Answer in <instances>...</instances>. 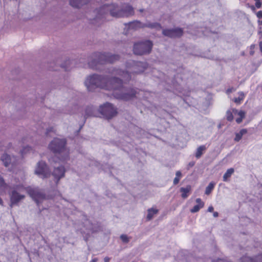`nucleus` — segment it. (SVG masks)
<instances>
[{"label":"nucleus","instance_id":"f257e3e1","mask_svg":"<svg viewBox=\"0 0 262 262\" xmlns=\"http://www.w3.org/2000/svg\"><path fill=\"white\" fill-rule=\"evenodd\" d=\"M126 67L130 69L129 71L111 68L108 69V72L112 75L121 76L125 80H128L131 78L130 73L139 74L143 72L147 68V64L145 62L129 60L126 62Z\"/></svg>","mask_w":262,"mask_h":262},{"label":"nucleus","instance_id":"f03ea898","mask_svg":"<svg viewBox=\"0 0 262 262\" xmlns=\"http://www.w3.org/2000/svg\"><path fill=\"white\" fill-rule=\"evenodd\" d=\"M119 59V56L110 53H93L88 61L89 68L93 70H99V64H105L107 62L113 63Z\"/></svg>","mask_w":262,"mask_h":262},{"label":"nucleus","instance_id":"7ed1b4c3","mask_svg":"<svg viewBox=\"0 0 262 262\" xmlns=\"http://www.w3.org/2000/svg\"><path fill=\"white\" fill-rule=\"evenodd\" d=\"M107 75L94 74L89 76L85 81V85L89 91L92 92L97 88L105 89Z\"/></svg>","mask_w":262,"mask_h":262},{"label":"nucleus","instance_id":"20e7f679","mask_svg":"<svg viewBox=\"0 0 262 262\" xmlns=\"http://www.w3.org/2000/svg\"><path fill=\"white\" fill-rule=\"evenodd\" d=\"M139 90L130 86H123L120 91L114 93V97L124 101H128L137 97Z\"/></svg>","mask_w":262,"mask_h":262},{"label":"nucleus","instance_id":"39448f33","mask_svg":"<svg viewBox=\"0 0 262 262\" xmlns=\"http://www.w3.org/2000/svg\"><path fill=\"white\" fill-rule=\"evenodd\" d=\"M152 46V41L149 40L138 42L134 44L133 51L136 55L148 54L150 53Z\"/></svg>","mask_w":262,"mask_h":262},{"label":"nucleus","instance_id":"423d86ee","mask_svg":"<svg viewBox=\"0 0 262 262\" xmlns=\"http://www.w3.org/2000/svg\"><path fill=\"white\" fill-rule=\"evenodd\" d=\"M123 86L122 79L115 76L110 77L107 75L105 90H113L114 91L113 95H114L115 93L120 91Z\"/></svg>","mask_w":262,"mask_h":262},{"label":"nucleus","instance_id":"0eeeda50","mask_svg":"<svg viewBox=\"0 0 262 262\" xmlns=\"http://www.w3.org/2000/svg\"><path fill=\"white\" fill-rule=\"evenodd\" d=\"M99 112L107 119H111L115 117L117 111L114 105L108 102H106L103 105H101L99 109Z\"/></svg>","mask_w":262,"mask_h":262},{"label":"nucleus","instance_id":"6e6552de","mask_svg":"<svg viewBox=\"0 0 262 262\" xmlns=\"http://www.w3.org/2000/svg\"><path fill=\"white\" fill-rule=\"evenodd\" d=\"M66 140L64 139L54 138L49 145L54 153L60 154L66 150Z\"/></svg>","mask_w":262,"mask_h":262},{"label":"nucleus","instance_id":"1a4fd4ad","mask_svg":"<svg viewBox=\"0 0 262 262\" xmlns=\"http://www.w3.org/2000/svg\"><path fill=\"white\" fill-rule=\"evenodd\" d=\"M162 34L163 36L170 38H180L184 35V30L180 27L165 28L162 29Z\"/></svg>","mask_w":262,"mask_h":262},{"label":"nucleus","instance_id":"9d476101","mask_svg":"<svg viewBox=\"0 0 262 262\" xmlns=\"http://www.w3.org/2000/svg\"><path fill=\"white\" fill-rule=\"evenodd\" d=\"M23 189L22 185H17L12 186L10 190L11 193L10 194L11 207L14 205H16L21 200L25 198V195L20 194L17 191H20Z\"/></svg>","mask_w":262,"mask_h":262},{"label":"nucleus","instance_id":"9b49d317","mask_svg":"<svg viewBox=\"0 0 262 262\" xmlns=\"http://www.w3.org/2000/svg\"><path fill=\"white\" fill-rule=\"evenodd\" d=\"M27 192L38 205L46 199V194L38 188L28 187Z\"/></svg>","mask_w":262,"mask_h":262},{"label":"nucleus","instance_id":"f8f14e48","mask_svg":"<svg viewBox=\"0 0 262 262\" xmlns=\"http://www.w3.org/2000/svg\"><path fill=\"white\" fill-rule=\"evenodd\" d=\"M35 173L42 179L48 178L50 176L47 164L42 161L37 163Z\"/></svg>","mask_w":262,"mask_h":262},{"label":"nucleus","instance_id":"ddd939ff","mask_svg":"<svg viewBox=\"0 0 262 262\" xmlns=\"http://www.w3.org/2000/svg\"><path fill=\"white\" fill-rule=\"evenodd\" d=\"M120 7L116 4L105 5L102 9V11H107L112 16L116 18L120 17L118 15L120 13Z\"/></svg>","mask_w":262,"mask_h":262},{"label":"nucleus","instance_id":"4468645a","mask_svg":"<svg viewBox=\"0 0 262 262\" xmlns=\"http://www.w3.org/2000/svg\"><path fill=\"white\" fill-rule=\"evenodd\" d=\"M66 170L63 166L54 167V169L52 172V175L54 178L55 185L57 186L61 179L63 178L65 175Z\"/></svg>","mask_w":262,"mask_h":262},{"label":"nucleus","instance_id":"2eb2a0df","mask_svg":"<svg viewBox=\"0 0 262 262\" xmlns=\"http://www.w3.org/2000/svg\"><path fill=\"white\" fill-rule=\"evenodd\" d=\"M134 14V11L133 7L128 4H125L120 7V17H128Z\"/></svg>","mask_w":262,"mask_h":262},{"label":"nucleus","instance_id":"dca6fc26","mask_svg":"<svg viewBox=\"0 0 262 262\" xmlns=\"http://www.w3.org/2000/svg\"><path fill=\"white\" fill-rule=\"evenodd\" d=\"M1 160L5 167L13 165L15 164L16 161V157L13 156H11L7 153L3 154L1 156Z\"/></svg>","mask_w":262,"mask_h":262},{"label":"nucleus","instance_id":"f3484780","mask_svg":"<svg viewBox=\"0 0 262 262\" xmlns=\"http://www.w3.org/2000/svg\"><path fill=\"white\" fill-rule=\"evenodd\" d=\"M97 114V109L93 106H88L85 109L84 121L86 118L91 117H96Z\"/></svg>","mask_w":262,"mask_h":262},{"label":"nucleus","instance_id":"a211bd4d","mask_svg":"<svg viewBox=\"0 0 262 262\" xmlns=\"http://www.w3.org/2000/svg\"><path fill=\"white\" fill-rule=\"evenodd\" d=\"M142 28H148L151 29H156V30H160L162 29V26L161 24L157 22L147 21L142 25Z\"/></svg>","mask_w":262,"mask_h":262},{"label":"nucleus","instance_id":"6ab92c4d","mask_svg":"<svg viewBox=\"0 0 262 262\" xmlns=\"http://www.w3.org/2000/svg\"><path fill=\"white\" fill-rule=\"evenodd\" d=\"M90 0H70V5L74 8H79L86 4Z\"/></svg>","mask_w":262,"mask_h":262},{"label":"nucleus","instance_id":"aec40b11","mask_svg":"<svg viewBox=\"0 0 262 262\" xmlns=\"http://www.w3.org/2000/svg\"><path fill=\"white\" fill-rule=\"evenodd\" d=\"M142 24L141 22L138 20H135L133 21H130L127 24H125L126 26H127L129 29L136 30L138 28H142Z\"/></svg>","mask_w":262,"mask_h":262},{"label":"nucleus","instance_id":"412c9836","mask_svg":"<svg viewBox=\"0 0 262 262\" xmlns=\"http://www.w3.org/2000/svg\"><path fill=\"white\" fill-rule=\"evenodd\" d=\"M196 203H197L191 210L190 211L191 213H195L199 211V210L203 208L204 205V203L202 201L200 198H198L196 199Z\"/></svg>","mask_w":262,"mask_h":262},{"label":"nucleus","instance_id":"4be33fe9","mask_svg":"<svg viewBox=\"0 0 262 262\" xmlns=\"http://www.w3.org/2000/svg\"><path fill=\"white\" fill-rule=\"evenodd\" d=\"M12 186L7 185L4 181V179L0 176V192H3L7 190H10Z\"/></svg>","mask_w":262,"mask_h":262},{"label":"nucleus","instance_id":"5701e85b","mask_svg":"<svg viewBox=\"0 0 262 262\" xmlns=\"http://www.w3.org/2000/svg\"><path fill=\"white\" fill-rule=\"evenodd\" d=\"M180 192H182L181 196L183 199H186L188 196V193L191 190V186L189 185H187L186 187H181Z\"/></svg>","mask_w":262,"mask_h":262},{"label":"nucleus","instance_id":"b1692460","mask_svg":"<svg viewBox=\"0 0 262 262\" xmlns=\"http://www.w3.org/2000/svg\"><path fill=\"white\" fill-rule=\"evenodd\" d=\"M206 150V147L205 145H201L198 147L195 154V158L197 159H200L205 152Z\"/></svg>","mask_w":262,"mask_h":262},{"label":"nucleus","instance_id":"393cba45","mask_svg":"<svg viewBox=\"0 0 262 262\" xmlns=\"http://www.w3.org/2000/svg\"><path fill=\"white\" fill-rule=\"evenodd\" d=\"M158 211L159 210L158 209H154L153 208L148 209L147 210L148 213L146 216L147 220L150 221L151 220H152V218L154 217V216L155 214H157Z\"/></svg>","mask_w":262,"mask_h":262},{"label":"nucleus","instance_id":"a878e982","mask_svg":"<svg viewBox=\"0 0 262 262\" xmlns=\"http://www.w3.org/2000/svg\"><path fill=\"white\" fill-rule=\"evenodd\" d=\"M234 168H230L229 169H228L223 176V181L224 182L228 181V179L231 176V175L234 173Z\"/></svg>","mask_w":262,"mask_h":262},{"label":"nucleus","instance_id":"bb28decb","mask_svg":"<svg viewBox=\"0 0 262 262\" xmlns=\"http://www.w3.org/2000/svg\"><path fill=\"white\" fill-rule=\"evenodd\" d=\"M215 183L213 182H210L209 185L207 186L205 190V194L209 195L211 192L212 190L214 187Z\"/></svg>","mask_w":262,"mask_h":262},{"label":"nucleus","instance_id":"cd10ccee","mask_svg":"<svg viewBox=\"0 0 262 262\" xmlns=\"http://www.w3.org/2000/svg\"><path fill=\"white\" fill-rule=\"evenodd\" d=\"M71 63L72 61L70 60H68L62 64L61 67L64 68L66 71H69L71 69Z\"/></svg>","mask_w":262,"mask_h":262},{"label":"nucleus","instance_id":"c85d7f7f","mask_svg":"<svg viewBox=\"0 0 262 262\" xmlns=\"http://www.w3.org/2000/svg\"><path fill=\"white\" fill-rule=\"evenodd\" d=\"M226 119L228 121H232L233 120V115L230 111H227L226 112Z\"/></svg>","mask_w":262,"mask_h":262},{"label":"nucleus","instance_id":"c756f323","mask_svg":"<svg viewBox=\"0 0 262 262\" xmlns=\"http://www.w3.org/2000/svg\"><path fill=\"white\" fill-rule=\"evenodd\" d=\"M120 238L124 243H128L129 242V238L126 235L122 234L120 236Z\"/></svg>","mask_w":262,"mask_h":262},{"label":"nucleus","instance_id":"7c9ffc66","mask_svg":"<svg viewBox=\"0 0 262 262\" xmlns=\"http://www.w3.org/2000/svg\"><path fill=\"white\" fill-rule=\"evenodd\" d=\"M241 95L242 96V97H238V98H235L234 99V102L236 103H240L241 101L243 99V98L244 97V94L243 92H242L241 93Z\"/></svg>","mask_w":262,"mask_h":262},{"label":"nucleus","instance_id":"2f4dec72","mask_svg":"<svg viewBox=\"0 0 262 262\" xmlns=\"http://www.w3.org/2000/svg\"><path fill=\"white\" fill-rule=\"evenodd\" d=\"M242 136L239 134V133H236L234 141L236 142H238L242 139Z\"/></svg>","mask_w":262,"mask_h":262},{"label":"nucleus","instance_id":"473e14b6","mask_svg":"<svg viewBox=\"0 0 262 262\" xmlns=\"http://www.w3.org/2000/svg\"><path fill=\"white\" fill-rule=\"evenodd\" d=\"M54 132V127L52 126L49 127L46 129V135L48 136L51 132Z\"/></svg>","mask_w":262,"mask_h":262},{"label":"nucleus","instance_id":"72a5a7b5","mask_svg":"<svg viewBox=\"0 0 262 262\" xmlns=\"http://www.w3.org/2000/svg\"><path fill=\"white\" fill-rule=\"evenodd\" d=\"M238 115L240 116L241 118H244L245 117V112L243 111H240L238 113Z\"/></svg>","mask_w":262,"mask_h":262},{"label":"nucleus","instance_id":"f704fd0d","mask_svg":"<svg viewBox=\"0 0 262 262\" xmlns=\"http://www.w3.org/2000/svg\"><path fill=\"white\" fill-rule=\"evenodd\" d=\"M247 133V129H245V128L241 129L239 132V134L241 135H242V136H243L244 135L246 134Z\"/></svg>","mask_w":262,"mask_h":262},{"label":"nucleus","instance_id":"c9c22d12","mask_svg":"<svg viewBox=\"0 0 262 262\" xmlns=\"http://www.w3.org/2000/svg\"><path fill=\"white\" fill-rule=\"evenodd\" d=\"M179 181H180V178L176 177V178L173 180V184L177 185V184L179 183Z\"/></svg>","mask_w":262,"mask_h":262},{"label":"nucleus","instance_id":"e433bc0d","mask_svg":"<svg viewBox=\"0 0 262 262\" xmlns=\"http://www.w3.org/2000/svg\"><path fill=\"white\" fill-rule=\"evenodd\" d=\"M255 6L257 8H260L261 7V3L260 1L255 2Z\"/></svg>","mask_w":262,"mask_h":262},{"label":"nucleus","instance_id":"4c0bfd02","mask_svg":"<svg viewBox=\"0 0 262 262\" xmlns=\"http://www.w3.org/2000/svg\"><path fill=\"white\" fill-rule=\"evenodd\" d=\"M257 17L259 18H262V11H259L256 14Z\"/></svg>","mask_w":262,"mask_h":262},{"label":"nucleus","instance_id":"58836bf2","mask_svg":"<svg viewBox=\"0 0 262 262\" xmlns=\"http://www.w3.org/2000/svg\"><path fill=\"white\" fill-rule=\"evenodd\" d=\"M176 177L180 178L182 176L181 172L180 171H177L176 173Z\"/></svg>","mask_w":262,"mask_h":262},{"label":"nucleus","instance_id":"ea45409f","mask_svg":"<svg viewBox=\"0 0 262 262\" xmlns=\"http://www.w3.org/2000/svg\"><path fill=\"white\" fill-rule=\"evenodd\" d=\"M243 118H238L236 119V122L238 123V124H239L241 123L242 122V120H243Z\"/></svg>","mask_w":262,"mask_h":262},{"label":"nucleus","instance_id":"a19ab883","mask_svg":"<svg viewBox=\"0 0 262 262\" xmlns=\"http://www.w3.org/2000/svg\"><path fill=\"white\" fill-rule=\"evenodd\" d=\"M213 211V207L212 206H209L208 208V211L211 212Z\"/></svg>","mask_w":262,"mask_h":262},{"label":"nucleus","instance_id":"79ce46f5","mask_svg":"<svg viewBox=\"0 0 262 262\" xmlns=\"http://www.w3.org/2000/svg\"><path fill=\"white\" fill-rule=\"evenodd\" d=\"M111 258L108 257H105L104 258V262H110Z\"/></svg>","mask_w":262,"mask_h":262},{"label":"nucleus","instance_id":"37998d69","mask_svg":"<svg viewBox=\"0 0 262 262\" xmlns=\"http://www.w3.org/2000/svg\"><path fill=\"white\" fill-rule=\"evenodd\" d=\"M238 112H238V111L236 109H235V108L232 109V113H234V114H238Z\"/></svg>","mask_w":262,"mask_h":262},{"label":"nucleus","instance_id":"c03bdc74","mask_svg":"<svg viewBox=\"0 0 262 262\" xmlns=\"http://www.w3.org/2000/svg\"><path fill=\"white\" fill-rule=\"evenodd\" d=\"M259 49L260 52L262 53V41L259 43Z\"/></svg>","mask_w":262,"mask_h":262},{"label":"nucleus","instance_id":"a18cd8bd","mask_svg":"<svg viewBox=\"0 0 262 262\" xmlns=\"http://www.w3.org/2000/svg\"><path fill=\"white\" fill-rule=\"evenodd\" d=\"M213 215L214 217H216L219 216V213L217 212H214Z\"/></svg>","mask_w":262,"mask_h":262},{"label":"nucleus","instance_id":"49530a36","mask_svg":"<svg viewBox=\"0 0 262 262\" xmlns=\"http://www.w3.org/2000/svg\"><path fill=\"white\" fill-rule=\"evenodd\" d=\"M97 261H98V258H93V259H92L91 262H97Z\"/></svg>","mask_w":262,"mask_h":262},{"label":"nucleus","instance_id":"de8ad7c7","mask_svg":"<svg viewBox=\"0 0 262 262\" xmlns=\"http://www.w3.org/2000/svg\"><path fill=\"white\" fill-rule=\"evenodd\" d=\"M250 7L253 11H255V8L254 6H251Z\"/></svg>","mask_w":262,"mask_h":262},{"label":"nucleus","instance_id":"09e8293b","mask_svg":"<svg viewBox=\"0 0 262 262\" xmlns=\"http://www.w3.org/2000/svg\"><path fill=\"white\" fill-rule=\"evenodd\" d=\"M189 165L190 166H193L194 165V162H190V163H189Z\"/></svg>","mask_w":262,"mask_h":262},{"label":"nucleus","instance_id":"8fccbe9b","mask_svg":"<svg viewBox=\"0 0 262 262\" xmlns=\"http://www.w3.org/2000/svg\"><path fill=\"white\" fill-rule=\"evenodd\" d=\"M3 204V200L1 198H0V204Z\"/></svg>","mask_w":262,"mask_h":262},{"label":"nucleus","instance_id":"3c124183","mask_svg":"<svg viewBox=\"0 0 262 262\" xmlns=\"http://www.w3.org/2000/svg\"><path fill=\"white\" fill-rule=\"evenodd\" d=\"M259 25H262V20L261 21H259Z\"/></svg>","mask_w":262,"mask_h":262},{"label":"nucleus","instance_id":"603ef678","mask_svg":"<svg viewBox=\"0 0 262 262\" xmlns=\"http://www.w3.org/2000/svg\"><path fill=\"white\" fill-rule=\"evenodd\" d=\"M92 230L93 232H96V231H97V230H95V229H92Z\"/></svg>","mask_w":262,"mask_h":262},{"label":"nucleus","instance_id":"864d4df0","mask_svg":"<svg viewBox=\"0 0 262 262\" xmlns=\"http://www.w3.org/2000/svg\"><path fill=\"white\" fill-rule=\"evenodd\" d=\"M231 92V90H227V92Z\"/></svg>","mask_w":262,"mask_h":262},{"label":"nucleus","instance_id":"5fc2aeb1","mask_svg":"<svg viewBox=\"0 0 262 262\" xmlns=\"http://www.w3.org/2000/svg\"><path fill=\"white\" fill-rule=\"evenodd\" d=\"M82 126H83V125L80 126L79 129H80L82 127Z\"/></svg>","mask_w":262,"mask_h":262},{"label":"nucleus","instance_id":"6e6d98bb","mask_svg":"<svg viewBox=\"0 0 262 262\" xmlns=\"http://www.w3.org/2000/svg\"><path fill=\"white\" fill-rule=\"evenodd\" d=\"M67 156H66V157L64 158V159H63V160H65L66 159V158H67Z\"/></svg>","mask_w":262,"mask_h":262},{"label":"nucleus","instance_id":"4d7b16f0","mask_svg":"<svg viewBox=\"0 0 262 262\" xmlns=\"http://www.w3.org/2000/svg\"><path fill=\"white\" fill-rule=\"evenodd\" d=\"M140 12H143V9H141V10H140Z\"/></svg>","mask_w":262,"mask_h":262},{"label":"nucleus","instance_id":"13d9d810","mask_svg":"<svg viewBox=\"0 0 262 262\" xmlns=\"http://www.w3.org/2000/svg\"><path fill=\"white\" fill-rule=\"evenodd\" d=\"M254 1H255L256 2H259V1H260V0H254Z\"/></svg>","mask_w":262,"mask_h":262}]
</instances>
